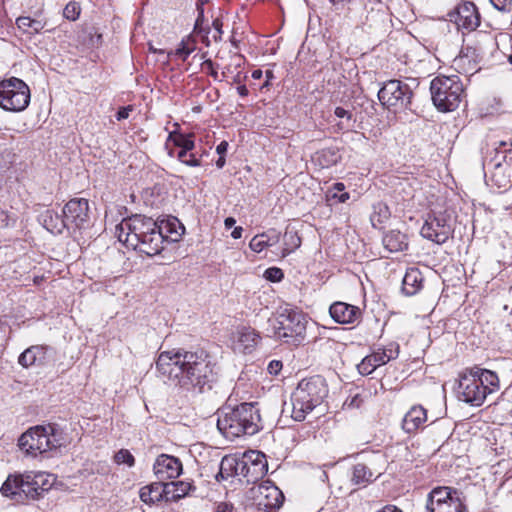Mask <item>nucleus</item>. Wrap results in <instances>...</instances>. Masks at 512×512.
Listing matches in <instances>:
<instances>
[{"label": "nucleus", "mask_w": 512, "mask_h": 512, "mask_svg": "<svg viewBox=\"0 0 512 512\" xmlns=\"http://www.w3.org/2000/svg\"><path fill=\"white\" fill-rule=\"evenodd\" d=\"M381 475L380 470L368 467L363 463H357L352 467L350 481L355 486L366 487Z\"/></svg>", "instance_id": "b1692460"}, {"label": "nucleus", "mask_w": 512, "mask_h": 512, "mask_svg": "<svg viewBox=\"0 0 512 512\" xmlns=\"http://www.w3.org/2000/svg\"><path fill=\"white\" fill-rule=\"evenodd\" d=\"M252 491L259 510L275 512L283 504L282 491L270 481H263Z\"/></svg>", "instance_id": "4468645a"}, {"label": "nucleus", "mask_w": 512, "mask_h": 512, "mask_svg": "<svg viewBox=\"0 0 512 512\" xmlns=\"http://www.w3.org/2000/svg\"><path fill=\"white\" fill-rule=\"evenodd\" d=\"M169 139H172L174 144L181 148L180 151L178 152L177 157L183 164L191 167L200 166V160L196 158L194 154H190L189 159L186 158V154L188 152H191L195 147L192 135H174L170 133Z\"/></svg>", "instance_id": "412c9836"}, {"label": "nucleus", "mask_w": 512, "mask_h": 512, "mask_svg": "<svg viewBox=\"0 0 512 512\" xmlns=\"http://www.w3.org/2000/svg\"><path fill=\"white\" fill-rule=\"evenodd\" d=\"M115 235L120 242L147 256H155L164 248L158 222L141 214L124 218L116 226Z\"/></svg>", "instance_id": "f03ea898"}, {"label": "nucleus", "mask_w": 512, "mask_h": 512, "mask_svg": "<svg viewBox=\"0 0 512 512\" xmlns=\"http://www.w3.org/2000/svg\"><path fill=\"white\" fill-rule=\"evenodd\" d=\"M228 149V143L226 141L220 142L216 147V152L221 156H224Z\"/></svg>", "instance_id": "680f3d73"}, {"label": "nucleus", "mask_w": 512, "mask_h": 512, "mask_svg": "<svg viewBox=\"0 0 512 512\" xmlns=\"http://www.w3.org/2000/svg\"><path fill=\"white\" fill-rule=\"evenodd\" d=\"M328 395L323 377L317 375L301 380L291 395L292 418L303 421L306 415L319 406Z\"/></svg>", "instance_id": "39448f33"}, {"label": "nucleus", "mask_w": 512, "mask_h": 512, "mask_svg": "<svg viewBox=\"0 0 512 512\" xmlns=\"http://www.w3.org/2000/svg\"><path fill=\"white\" fill-rule=\"evenodd\" d=\"M498 389V375L494 371L475 366L460 376L458 397L461 401L478 407L484 403L489 394Z\"/></svg>", "instance_id": "20e7f679"}, {"label": "nucleus", "mask_w": 512, "mask_h": 512, "mask_svg": "<svg viewBox=\"0 0 512 512\" xmlns=\"http://www.w3.org/2000/svg\"><path fill=\"white\" fill-rule=\"evenodd\" d=\"M430 91L434 105L442 112L456 110L464 94L463 84L457 75L434 78L430 84Z\"/></svg>", "instance_id": "0eeeda50"}, {"label": "nucleus", "mask_w": 512, "mask_h": 512, "mask_svg": "<svg viewBox=\"0 0 512 512\" xmlns=\"http://www.w3.org/2000/svg\"><path fill=\"white\" fill-rule=\"evenodd\" d=\"M362 30L368 34H380L386 31V19L384 13L379 10H371L362 21Z\"/></svg>", "instance_id": "c756f323"}, {"label": "nucleus", "mask_w": 512, "mask_h": 512, "mask_svg": "<svg viewBox=\"0 0 512 512\" xmlns=\"http://www.w3.org/2000/svg\"><path fill=\"white\" fill-rule=\"evenodd\" d=\"M217 428L229 440L244 435H255L261 429L259 409L254 403L225 406L217 412Z\"/></svg>", "instance_id": "7ed1b4c3"}, {"label": "nucleus", "mask_w": 512, "mask_h": 512, "mask_svg": "<svg viewBox=\"0 0 512 512\" xmlns=\"http://www.w3.org/2000/svg\"><path fill=\"white\" fill-rule=\"evenodd\" d=\"M28 85L17 77L0 81V107L10 112L24 111L30 103Z\"/></svg>", "instance_id": "9d476101"}, {"label": "nucleus", "mask_w": 512, "mask_h": 512, "mask_svg": "<svg viewBox=\"0 0 512 512\" xmlns=\"http://www.w3.org/2000/svg\"><path fill=\"white\" fill-rule=\"evenodd\" d=\"M115 461L118 464H127L129 467L133 466L135 463L134 456L125 449H121L115 454Z\"/></svg>", "instance_id": "49530a36"}, {"label": "nucleus", "mask_w": 512, "mask_h": 512, "mask_svg": "<svg viewBox=\"0 0 512 512\" xmlns=\"http://www.w3.org/2000/svg\"><path fill=\"white\" fill-rule=\"evenodd\" d=\"M479 51L483 53V48L484 47H487V48H490V49H494L496 47V42L495 40L490 37V36H486L485 39L482 41V42H479Z\"/></svg>", "instance_id": "6e6d98bb"}, {"label": "nucleus", "mask_w": 512, "mask_h": 512, "mask_svg": "<svg viewBox=\"0 0 512 512\" xmlns=\"http://www.w3.org/2000/svg\"><path fill=\"white\" fill-rule=\"evenodd\" d=\"M185 228L177 218H170L158 222V232H161L162 244L165 241L177 242L184 234Z\"/></svg>", "instance_id": "393cba45"}, {"label": "nucleus", "mask_w": 512, "mask_h": 512, "mask_svg": "<svg viewBox=\"0 0 512 512\" xmlns=\"http://www.w3.org/2000/svg\"><path fill=\"white\" fill-rule=\"evenodd\" d=\"M422 282L423 278L420 271L416 268H410L403 277L402 290L406 295L412 296L421 289Z\"/></svg>", "instance_id": "72a5a7b5"}, {"label": "nucleus", "mask_w": 512, "mask_h": 512, "mask_svg": "<svg viewBox=\"0 0 512 512\" xmlns=\"http://www.w3.org/2000/svg\"><path fill=\"white\" fill-rule=\"evenodd\" d=\"M344 189L345 186L343 183H335L333 187L328 190L326 195L327 199L335 200L338 203H345L350 198V195L347 192H343Z\"/></svg>", "instance_id": "37998d69"}, {"label": "nucleus", "mask_w": 512, "mask_h": 512, "mask_svg": "<svg viewBox=\"0 0 512 512\" xmlns=\"http://www.w3.org/2000/svg\"><path fill=\"white\" fill-rule=\"evenodd\" d=\"M40 224L54 235L62 234L67 229L64 216H60L53 210L47 209L38 216Z\"/></svg>", "instance_id": "bb28decb"}, {"label": "nucleus", "mask_w": 512, "mask_h": 512, "mask_svg": "<svg viewBox=\"0 0 512 512\" xmlns=\"http://www.w3.org/2000/svg\"><path fill=\"white\" fill-rule=\"evenodd\" d=\"M427 421V411L421 405L412 406L409 411L404 415L402 420V429L412 434L418 429L423 428L424 423Z\"/></svg>", "instance_id": "5701e85b"}, {"label": "nucleus", "mask_w": 512, "mask_h": 512, "mask_svg": "<svg viewBox=\"0 0 512 512\" xmlns=\"http://www.w3.org/2000/svg\"><path fill=\"white\" fill-rule=\"evenodd\" d=\"M166 499V486L161 483H153L140 489V499L145 503H154Z\"/></svg>", "instance_id": "c9c22d12"}, {"label": "nucleus", "mask_w": 512, "mask_h": 512, "mask_svg": "<svg viewBox=\"0 0 512 512\" xmlns=\"http://www.w3.org/2000/svg\"><path fill=\"white\" fill-rule=\"evenodd\" d=\"M461 494V492L451 487H436L428 494L426 509L429 510L439 504L447 503L450 499H454V495L461 496Z\"/></svg>", "instance_id": "2f4dec72"}, {"label": "nucleus", "mask_w": 512, "mask_h": 512, "mask_svg": "<svg viewBox=\"0 0 512 512\" xmlns=\"http://www.w3.org/2000/svg\"><path fill=\"white\" fill-rule=\"evenodd\" d=\"M212 26L215 30V33L213 34V39L215 42H218L221 40L222 38V26H223V23L222 21L219 19V18H216L213 20V23H212Z\"/></svg>", "instance_id": "603ef678"}, {"label": "nucleus", "mask_w": 512, "mask_h": 512, "mask_svg": "<svg viewBox=\"0 0 512 512\" xmlns=\"http://www.w3.org/2000/svg\"><path fill=\"white\" fill-rule=\"evenodd\" d=\"M301 245V238L297 232L286 231L284 234V247L282 249V257H286Z\"/></svg>", "instance_id": "a19ab883"}, {"label": "nucleus", "mask_w": 512, "mask_h": 512, "mask_svg": "<svg viewBox=\"0 0 512 512\" xmlns=\"http://www.w3.org/2000/svg\"><path fill=\"white\" fill-rule=\"evenodd\" d=\"M80 12V5L75 1H71L65 6L63 16L68 20L75 21L78 19Z\"/></svg>", "instance_id": "a18cd8bd"}, {"label": "nucleus", "mask_w": 512, "mask_h": 512, "mask_svg": "<svg viewBox=\"0 0 512 512\" xmlns=\"http://www.w3.org/2000/svg\"><path fill=\"white\" fill-rule=\"evenodd\" d=\"M453 232L451 218L446 212L428 214L421 235L437 244L445 243Z\"/></svg>", "instance_id": "9b49d317"}, {"label": "nucleus", "mask_w": 512, "mask_h": 512, "mask_svg": "<svg viewBox=\"0 0 512 512\" xmlns=\"http://www.w3.org/2000/svg\"><path fill=\"white\" fill-rule=\"evenodd\" d=\"M363 403V399L361 397L360 394H356L355 396H353L349 402L348 400L346 401V405L348 407H353V408H359L361 406V404Z\"/></svg>", "instance_id": "13d9d810"}, {"label": "nucleus", "mask_w": 512, "mask_h": 512, "mask_svg": "<svg viewBox=\"0 0 512 512\" xmlns=\"http://www.w3.org/2000/svg\"><path fill=\"white\" fill-rule=\"evenodd\" d=\"M268 472V462L264 453L248 451L242 456L240 475L247 483H257Z\"/></svg>", "instance_id": "ddd939ff"}, {"label": "nucleus", "mask_w": 512, "mask_h": 512, "mask_svg": "<svg viewBox=\"0 0 512 512\" xmlns=\"http://www.w3.org/2000/svg\"><path fill=\"white\" fill-rule=\"evenodd\" d=\"M16 25L23 33L33 36L44 29L45 22L39 19H32L29 16H20L16 19Z\"/></svg>", "instance_id": "e433bc0d"}, {"label": "nucleus", "mask_w": 512, "mask_h": 512, "mask_svg": "<svg viewBox=\"0 0 512 512\" xmlns=\"http://www.w3.org/2000/svg\"><path fill=\"white\" fill-rule=\"evenodd\" d=\"M269 335L284 343L298 346L306 337L307 318L306 315L292 307L282 308L277 316L269 319Z\"/></svg>", "instance_id": "423d86ee"}, {"label": "nucleus", "mask_w": 512, "mask_h": 512, "mask_svg": "<svg viewBox=\"0 0 512 512\" xmlns=\"http://www.w3.org/2000/svg\"><path fill=\"white\" fill-rule=\"evenodd\" d=\"M265 277L272 282H279L284 277V274L280 268L272 267L265 271Z\"/></svg>", "instance_id": "09e8293b"}, {"label": "nucleus", "mask_w": 512, "mask_h": 512, "mask_svg": "<svg viewBox=\"0 0 512 512\" xmlns=\"http://www.w3.org/2000/svg\"><path fill=\"white\" fill-rule=\"evenodd\" d=\"M262 75H263V72L260 69H256V70L252 71V74H251L253 79H260L262 77Z\"/></svg>", "instance_id": "774afa93"}, {"label": "nucleus", "mask_w": 512, "mask_h": 512, "mask_svg": "<svg viewBox=\"0 0 512 512\" xmlns=\"http://www.w3.org/2000/svg\"><path fill=\"white\" fill-rule=\"evenodd\" d=\"M384 248L391 252H400L407 248L408 242L405 234L397 230L387 232L382 239Z\"/></svg>", "instance_id": "473e14b6"}, {"label": "nucleus", "mask_w": 512, "mask_h": 512, "mask_svg": "<svg viewBox=\"0 0 512 512\" xmlns=\"http://www.w3.org/2000/svg\"><path fill=\"white\" fill-rule=\"evenodd\" d=\"M63 216L68 231L86 229L89 226V202L85 198H73L63 207Z\"/></svg>", "instance_id": "f8f14e48"}, {"label": "nucleus", "mask_w": 512, "mask_h": 512, "mask_svg": "<svg viewBox=\"0 0 512 512\" xmlns=\"http://www.w3.org/2000/svg\"><path fill=\"white\" fill-rule=\"evenodd\" d=\"M491 4L499 11H510L512 0H490Z\"/></svg>", "instance_id": "3c124183"}, {"label": "nucleus", "mask_w": 512, "mask_h": 512, "mask_svg": "<svg viewBox=\"0 0 512 512\" xmlns=\"http://www.w3.org/2000/svg\"><path fill=\"white\" fill-rule=\"evenodd\" d=\"M195 49V41L192 38L187 37L180 42L178 48L174 52H170L168 55L174 54L181 60L185 61Z\"/></svg>", "instance_id": "79ce46f5"}, {"label": "nucleus", "mask_w": 512, "mask_h": 512, "mask_svg": "<svg viewBox=\"0 0 512 512\" xmlns=\"http://www.w3.org/2000/svg\"><path fill=\"white\" fill-rule=\"evenodd\" d=\"M378 210V213L380 216H382L383 218H388L389 217V210H388V207L382 203H378L377 205L374 206V212L376 213Z\"/></svg>", "instance_id": "052dcab7"}, {"label": "nucleus", "mask_w": 512, "mask_h": 512, "mask_svg": "<svg viewBox=\"0 0 512 512\" xmlns=\"http://www.w3.org/2000/svg\"><path fill=\"white\" fill-rule=\"evenodd\" d=\"M283 364L279 360H272L269 362L267 366V370L269 374L271 375H278L279 372L282 370Z\"/></svg>", "instance_id": "5fc2aeb1"}, {"label": "nucleus", "mask_w": 512, "mask_h": 512, "mask_svg": "<svg viewBox=\"0 0 512 512\" xmlns=\"http://www.w3.org/2000/svg\"><path fill=\"white\" fill-rule=\"evenodd\" d=\"M261 235H265L264 238L267 242L268 247L277 244L280 241V233L276 230H269L268 232L262 233Z\"/></svg>", "instance_id": "8fccbe9b"}, {"label": "nucleus", "mask_w": 512, "mask_h": 512, "mask_svg": "<svg viewBox=\"0 0 512 512\" xmlns=\"http://www.w3.org/2000/svg\"><path fill=\"white\" fill-rule=\"evenodd\" d=\"M225 162H226L225 156H222V155L219 156L218 160L216 161L217 168H219V169L223 168L225 165Z\"/></svg>", "instance_id": "338daca9"}, {"label": "nucleus", "mask_w": 512, "mask_h": 512, "mask_svg": "<svg viewBox=\"0 0 512 512\" xmlns=\"http://www.w3.org/2000/svg\"><path fill=\"white\" fill-rule=\"evenodd\" d=\"M203 23H204V12H203V9H201L199 11L198 17L195 22L194 31L198 34H202L206 46H209L210 40H209L208 34L210 33V27H208V26L205 27L203 25Z\"/></svg>", "instance_id": "c03bdc74"}, {"label": "nucleus", "mask_w": 512, "mask_h": 512, "mask_svg": "<svg viewBox=\"0 0 512 512\" xmlns=\"http://www.w3.org/2000/svg\"><path fill=\"white\" fill-rule=\"evenodd\" d=\"M260 335L250 327H244L238 332L236 349L242 353H251L260 342Z\"/></svg>", "instance_id": "c85d7f7f"}, {"label": "nucleus", "mask_w": 512, "mask_h": 512, "mask_svg": "<svg viewBox=\"0 0 512 512\" xmlns=\"http://www.w3.org/2000/svg\"><path fill=\"white\" fill-rule=\"evenodd\" d=\"M236 223V220L232 217H228L225 219L224 224L227 229L232 228Z\"/></svg>", "instance_id": "69168bd1"}, {"label": "nucleus", "mask_w": 512, "mask_h": 512, "mask_svg": "<svg viewBox=\"0 0 512 512\" xmlns=\"http://www.w3.org/2000/svg\"><path fill=\"white\" fill-rule=\"evenodd\" d=\"M398 354L399 345L396 343H391L386 348L379 349L378 351H375L373 354L366 356L361 361V363L358 364V371L362 375H369L377 367L388 363L392 359L397 358Z\"/></svg>", "instance_id": "2eb2a0df"}, {"label": "nucleus", "mask_w": 512, "mask_h": 512, "mask_svg": "<svg viewBox=\"0 0 512 512\" xmlns=\"http://www.w3.org/2000/svg\"><path fill=\"white\" fill-rule=\"evenodd\" d=\"M46 481L44 480L43 473L32 474H24L22 477V483L20 484L19 499L17 502H23L27 499L35 500L39 498L43 492L48 490V487H45Z\"/></svg>", "instance_id": "a211bd4d"}, {"label": "nucleus", "mask_w": 512, "mask_h": 512, "mask_svg": "<svg viewBox=\"0 0 512 512\" xmlns=\"http://www.w3.org/2000/svg\"><path fill=\"white\" fill-rule=\"evenodd\" d=\"M166 500H177L186 496L193 488L191 483L184 481H172L165 484Z\"/></svg>", "instance_id": "4c0bfd02"}, {"label": "nucleus", "mask_w": 512, "mask_h": 512, "mask_svg": "<svg viewBox=\"0 0 512 512\" xmlns=\"http://www.w3.org/2000/svg\"><path fill=\"white\" fill-rule=\"evenodd\" d=\"M332 319L339 324H353L361 317L359 307L345 303L335 302L329 308Z\"/></svg>", "instance_id": "aec40b11"}, {"label": "nucleus", "mask_w": 512, "mask_h": 512, "mask_svg": "<svg viewBox=\"0 0 512 512\" xmlns=\"http://www.w3.org/2000/svg\"><path fill=\"white\" fill-rule=\"evenodd\" d=\"M48 350L47 346L33 345L20 354L18 363L24 368L44 365L47 362Z\"/></svg>", "instance_id": "4be33fe9"}, {"label": "nucleus", "mask_w": 512, "mask_h": 512, "mask_svg": "<svg viewBox=\"0 0 512 512\" xmlns=\"http://www.w3.org/2000/svg\"><path fill=\"white\" fill-rule=\"evenodd\" d=\"M202 68L203 70H205L211 77H213L215 80H218V73L217 71L214 69V64L212 62V60L210 59H207L203 62L202 64Z\"/></svg>", "instance_id": "864d4df0"}, {"label": "nucleus", "mask_w": 512, "mask_h": 512, "mask_svg": "<svg viewBox=\"0 0 512 512\" xmlns=\"http://www.w3.org/2000/svg\"><path fill=\"white\" fill-rule=\"evenodd\" d=\"M22 477L23 475H10L6 479V481L1 486V493L11 498L12 500L19 499V495L21 492H19L20 484L22 483Z\"/></svg>", "instance_id": "58836bf2"}, {"label": "nucleus", "mask_w": 512, "mask_h": 512, "mask_svg": "<svg viewBox=\"0 0 512 512\" xmlns=\"http://www.w3.org/2000/svg\"><path fill=\"white\" fill-rule=\"evenodd\" d=\"M242 464V457L225 456L222 458L219 465V472L216 475V480H226L229 477L241 476L240 469Z\"/></svg>", "instance_id": "7c9ffc66"}, {"label": "nucleus", "mask_w": 512, "mask_h": 512, "mask_svg": "<svg viewBox=\"0 0 512 512\" xmlns=\"http://www.w3.org/2000/svg\"><path fill=\"white\" fill-rule=\"evenodd\" d=\"M242 232H243V228L242 227H240V226L235 227L233 229V231L231 232V236L234 239H239L242 236Z\"/></svg>", "instance_id": "e2e57ef3"}, {"label": "nucleus", "mask_w": 512, "mask_h": 512, "mask_svg": "<svg viewBox=\"0 0 512 512\" xmlns=\"http://www.w3.org/2000/svg\"><path fill=\"white\" fill-rule=\"evenodd\" d=\"M428 512H464L465 506L459 495H454V499H450L447 503H442L433 507Z\"/></svg>", "instance_id": "ea45409f"}, {"label": "nucleus", "mask_w": 512, "mask_h": 512, "mask_svg": "<svg viewBox=\"0 0 512 512\" xmlns=\"http://www.w3.org/2000/svg\"><path fill=\"white\" fill-rule=\"evenodd\" d=\"M153 470L159 483L166 484L165 481L179 477L183 467L178 458L168 454H161L156 458Z\"/></svg>", "instance_id": "dca6fc26"}, {"label": "nucleus", "mask_w": 512, "mask_h": 512, "mask_svg": "<svg viewBox=\"0 0 512 512\" xmlns=\"http://www.w3.org/2000/svg\"><path fill=\"white\" fill-rule=\"evenodd\" d=\"M455 23L464 29L475 30L480 25V14L473 2L466 1L456 8Z\"/></svg>", "instance_id": "6ab92c4d"}, {"label": "nucleus", "mask_w": 512, "mask_h": 512, "mask_svg": "<svg viewBox=\"0 0 512 512\" xmlns=\"http://www.w3.org/2000/svg\"><path fill=\"white\" fill-rule=\"evenodd\" d=\"M46 481L44 480L43 473L32 474H24L22 477V483L20 484L19 499L17 502H23L27 499L35 500L39 498L43 492L48 490V487H45Z\"/></svg>", "instance_id": "f3484780"}, {"label": "nucleus", "mask_w": 512, "mask_h": 512, "mask_svg": "<svg viewBox=\"0 0 512 512\" xmlns=\"http://www.w3.org/2000/svg\"><path fill=\"white\" fill-rule=\"evenodd\" d=\"M132 111V108L131 106H127V107H123L121 108L117 114H116V119L118 121H121V120H124V119H127L129 117V113Z\"/></svg>", "instance_id": "bf43d9fd"}, {"label": "nucleus", "mask_w": 512, "mask_h": 512, "mask_svg": "<svg viewBox=\"0 0 512 512\" xmlns=\"http://www.w3.org/2000/svg\"><path fill=\"white\" fill-rule=\"evenodd\" d=\"M341 159L337 148H324L313 156V162L320 168H329L337 164Z\"/></svg>", "instance_id": "f704fd0d"}, {"label": "nucleus", "mask_w": 512, "mask_h": 512, "mask_svg": "<svg viewBox=\"0 0 512 512\" xmlns=\"http://www.w3.org/2000/svg\"><path fill=\"white\" fill-rule=\"evenodd\" d=\"M485 175L490 174L491 181L498 188H506L511 183L512 168L505 167L503 165L492 166L489 164V160H486L483 164Z\"/></svg>", "instance_id": "a878e982"}, {"label": "nucleus", "mask_w": 512, "mask_h": 512, "mask_svg": "<svg viewBox=\"0 0 512 512\" xmlns=\"http://www.w3.org/2000/svg\"><path fill=\"white\" fill-rule=\"evenodd\" d=\"M265 237H266L265 235H261V234L254 236L249 243L251 250H253L254 252L260 253L265 248H267L268 245L264 239Z\"/></svg>", "instance_id": "de8ad7c7"}, {"label": "nucleus", "mask_w": 512, "mask_h": 512, "mask_svg": "<svg viewBox=\"0 0 512 512\" xmlns=\"http://www.w3.org/2000/svg\"><path fill=\"white\" fill-rule=\"evenodd\" d=\"M156 369L181 389L193 393L212 389L217 380L215 364L203 349L163 351L156 361Z\"/></svg>", "instance_id": "f257e3e1"}, {"label": "nucleus", "mask_w": 512, "mask_h": 512, "mask_svg": "<svg viewBox=\"0 0 512 512\" xmlns=\"http://www.w3.org/2000/svg\"><path fill=\"white\" fill-rule=\"evenodd\" d=\"M412 85H418L416 79H410V83L398 79L389 80L379 90L378 99L384 107L394 113L407 109L413 97Z\"/></svg>", "instance_id": "1a4fd4ad"}, {"label": "nucleus", "mask_w": 512, "mask_h": 512, "mask_svg": "<svg viewBox=\"0 0 512 512\" xmlns=\"http://www.w3.org/2000/svg\"><path fill=\"white\" fill-rule=\"evenodd\" d=\"M492 166L503 165L512 168V140L495 143L494 156L489 159Z\"/></svg>", "instance_id": "cd10ccee"}, {"label": "nucleus", "mask_w": 512, "mask_h": 512, "mask_svg": "<svg viewBox=\"0 0 512 512\" xmlns=\"http://www.w3.org/2000/svg\"><path fill=\"white\" fill-rule=\"evenodd\" d=\"M238 94L242 97H246L248 95V89L245 85H241L237 87Z\"/></svg>", "instance_id": "0e129e2a"}, {"label": "nucleus", "mask_w": 512, "mask_h": 512, "mask_svg": "<svg viewBox=\"0 0 512 512\" xmlns=\"http://www.w3.org/2000/svg\"><path fill=\"white\" fill-rule=\"evenodd\" d=\"M334 114L338 118H345L348 121L352 120V113L349 110L344 109L343 107H336Z\"/></svg>", "instance_id": "4d7b16f0"}, {"label": "nucleus", "mask_w": 512, "mask_h": 512, "mask_svg": "<svg viewBox=\"0 0 512 512\" xmlns=\"http://www.w3.org/2000/svg\"><path fill=\"white\" fill-rule=\"evenodd\" d=\"M62 445L54 425L35 426L23 433L19 440V448L27 455L37 456L56 449Z\"/></svg>", "instance_id": "6e6552de"}]
</instances>
